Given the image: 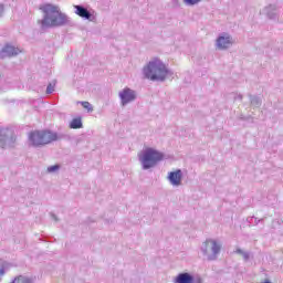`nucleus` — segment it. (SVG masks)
Returning a JSON list of instances; mask_svg holds the SVG:
<instances>
[{"instance_id": "nucleus-22", "label": "nucleus", "mask_w": 283, "mask_h": 283, "mask_svg": "<svg viewBox=\"0 0 283 283\" xmlns=\"http://www.w3.org/2000/svg\"><path fill=\"white\" fill-rule=\"evenodd\" d=\"M3 10H4V7L3 4L0 3V18L3 17Z\"/></svg>"}, {"instance_id": "nucleus-8", "label": "nucleus", "mask_w": 283, "mask_h": 283, "mask_svg": "<svg viewBox=\"0 0 283 283\" xmlns=\"http://www.w3.org/2000/svg\"><path fill=\"white\" fill-rule=\"evenodd\" d=\"M174 283H202V277L193 276L189 272L179 273L172 281Z\"/></svg>"}, {"instance_id": "nucleus-5", "label": "nucleus", "mask_w": 283, "mask_h": 283, "mask_svg": "<svg viewBox=\"0 0 283 283\" xmlns=\"http://www.w3.org/2000/svg\"><path fill=\"white\" fill-rule=\"evenodd\" d=\"M59 140V135L50 130H34L29 134V145L31 147H43Z\"/></svg>"}, {"instance_id": "nucleus-17", "label": "nucleus", "mask_w": 283, "mask_h": 283, "mask_svg": "<svg viewBox=\"0 0 283 283\" xmlns=\"http://www.w3.org/2000/svg\"><path fill=\"white\" fill-rule=\"evenodd\" d=\"M250 102L253 107H260L262 105V99L258 96L250 95Z\"/></svg>"}, {"instance_id": "nucleus-2", "label": "nucleus", "mask_w": 283, "mask_h": 283, "mask_svg": "<svg viewBox=\"0 0 283 283\" xmlns=\"http://www.w3.org/2000/svg\"><path fill=\"white\" fill-rule=\"evenodd\" d=\"M142 74L144 78H147V81L157 83H165L167 78H174V71L167 67V64L158 57L150 60L146 65H144Z\"/></svg>"}, {"instance_id": "nucleus-21", "label": "nucleus", "mask_w": 283, "mask_h": 283, "mask_svg": "<svg viewBox=\"0 0 283 283\" xmlns=\"http://www.w3.org/2000/svg\"><path fill=\"white\" fill-rule=\"evenodd\" d=\"M54 92V84L50 83L46 87V94H52Z\"/></svg>"}, {"instance_id": "nucleus-19", "label": "nucleus", "mask_w": 283, "mask_h": 283, "mask_svg": "<svg viewBox=\"0 0 283 283\" xmlns=\"http://www.w3.org/2000/svg\"><path fill=\"white\" fill-rule=\"evenodd\" d=\"M82 107H84V109H87V112H92L94 108L92 107V104H90V102H81Z\"/></svg>"}, {"instance_id": "nucleus-20", "label": "nucleus", "mask_w": 283, "mask_h": 283, "mask_svg": "<svg viewBox=\"0 0 283 283\" xmlns=\"http://www.w3.org/2000/svg\"><path fill=\"white\" fill-rule=\"evenodd\" d=\"M3 275H6V266L0 263V282L3 280Z\"/></svg>"}, {"instance_id": "nucleus-1", "label": "nucleus", "mask_w": 283, "mask_h": 283, "mask_svg": "<svg viewBox=\"0 0 283 283\" xmlns=\"http://www.w3.org/2000/svg\"><path fill=\"white\" fill-rule=\"evenodd\" d=\"M40 10L43 12V19L40 21L42 28H63L72 24V19L61 12V8L56 4L45 3L40 6Z\"/></svg>"}, {"instance_id": "nucleus-11", "label": "nucleus", "mask_w": 283, "mask_h": 283, "mask_svg": "<svg viewBox=\"0 0 283 283\" xmlns=\"http://www.w3.org/2000/svg\"><path fill=\"white\" fill-rule=\"evenodd\" d=\"M18 54H21L20 49L10 44H6L0 50V59H10V56H18Z\"/></svg>"}, {"instance_id": "nucleus-7", "label": "nucleus", "mask_w": 283, "mask_h": 283, "mask_svg": "<svg viewBox=\"0 0 283 283\" xmlns=\"http://www.w3.org/2000/svg\"><path fill=\"white\" fill-rule=\"evenodd\" d=\"M119 99H120V105L122 107H126V105H129V103H134L137 98L136 91L125 87L118 93Z\"/></svg>"}, {"instance_id": "nucleus-18", "label": "nucleus", "mask_w": 283, "mask_h": 283, "mask_svg": "<svg viewBox=\"0 0 283 283\" xmlns=\"http://www.w3.org/2000/svg\"><path fill=\"white\" fill-rule=\"evenodd\" d=\"M59 169H61L60 165H53V166H49L46 168L48 174H56V171H59Z\"/></svg>"}, {"instance_id": "nucleus-13", "label": "nucleus", "mask_w": 283, "mask_h": 283, "mask_svg": "<svg viewBox=\"0 0 283 283\" xmlns=\"http://www.w3.org/2000/svg\"><path fill=\"white\" fill-rule=\"evenodd\" d=\"M265 12L269 19H277V8L275 7V4L266 7Z\"/></svg>"}, {"instance_id": "nucleus-16", "label": "nucleus", "mask_w": 283, "mask_h": 283, "mask_svg": "<svg viewBox=\"0 0 283 283\" xmlns=\"http://www.w3.org/2000/svg\"><path fill=\"white\" fill-rule=\"evenodd\" d=\"M184 6H187L188 8H193V6H198L202 3L205 0H181Z\"/></svg>"}, {"instance_id": "nucleus-3", "label": "nucleus", "mask_w": 283, "mask_h": 283, "mask_svg": "<svg viewBox=\"0 0 283 283\" xmlns=\"http://www.w3.org/2000/svg\"><path fill=\"white\" fill-rule=\"evenodd\" d=\"M200 253L207 262H216L222 253V241L208 238L200 247Z\"/></svg>"}, {"instance_id": "nucleus-15", "label": "nucleus", "mask_w": 283, "mask_h": 283, "mask_svg": "<svg viewBox=\"0 0 283 283\" xmlns=\"http://www.w3.org/2000/svg\"><path fill=\"white\" fill-rule=\"evenodd\" d=\"M71 129H81L83 127V122L81 120V117L72 119L70 123Z\"/></svg>"}, {"instance_id": "nucleus-6", "label": "nucleus", "mask_w": 283, "mask_h": 283, "mask_svg": "<svg viewBox=\"0 0 283 283\" xmlns=\"http://www.w3.org/2000/svg\"><path fill=\"white\" fill-rule=\"evenodd\" d=\"M17 138L14 137V133L9 128H0V147L1 149H6V147H12Z\"/></svg>"}, {"instance_id": "nucleus-12", "label": "nucleus", "mask_w": 283, "mask_h": 283, "mask_svg": "<svg viewBox=\"0 0 283 283\" xmlns=\"http://www.w3.org/2000/svg\"><path fill=\"white\" fill-rule=\"evenodd\" d=\"M168 181L172 187H180L182 185V170L177 169L175 171L168 172Z\"/></svg>"}, {"instance_id": "nucleus-9", "label": "nucleus", "mask_w": 283, "mask_h": 283, "mask_svg": "<svg viewBox=\"0 0 283 283\" xmlns=\"http://www.w3.org/2000/svg\"><path fill=\"white\" fill-rule=\"evenodd\" d=\"M218 50H229L233 45V38L229 33H221L216 41Z\"/></svg>"}, {"instance_id": "nucleus-24", "label": "nucleus", "mask_w": 283, "mask_h": 283, "mask_svg": "<svg viewBox=\"0 0 283 283\" xmlns=\"http://www.w3.org/2000/svg\"><path fill=\"white\" fill-rule=\"evenodd\" d=\"M52 216V218L55 220V222H57L59 221V218H56V216L55 214H51Z\"/></svg>"}, {"instance_id": "nucleus-14", "label": "nucleus", "mask_w": 283, "mask_h": 283, "mask_svg": "<svg viewBox=\"0 0 283 283\" xmlns=\"http://www.w3.org/2000/svg\"><path fill=\"white\" fill-rule=\"evenodd\" d=\"M234 253H237V255H242L244 262H249V260L251 258V252H247L240 248H237Z\"/></svg>"}, {"instance_id": "nucleus-10", "label": "nucleus", "mask_w": 283, "mask_h": 283, "mask_svg": "<svg viewBox=\"0 0 283 283\" xmlns=\"http://www.w3.org/2000/svg\"><path fill=\"white\" fill-rule=\"evenodd\" d=\"M75 14L85 21H96V17L94 15V11L87 10L84 6L75 4L74 6Z\"/></svg>"}, {"instance_id": "nucleus-4", "label": "nucleus", "mask_w": 283, "mask_h": 283, "mask_svg": "<svg viewBox=\"0 0 283 283\" xmlns=\"http://www.w3.org/2000/svg\"><path fill=\"white\" fill-rule=\"evenodd\" d=\"M138 158L142 169L147 171L148 169H154V167L165 158V155L154 148H146L138 155Z\"/></svg>"}, {"instance_id": "nucleus-23", "label": "nucleus", "mask_w": 283, "mask_h": 283, "mask_svg": "<svg viewBox=\"0 0 283 283\" xmlns=\"http://www.w3.org/2000/svg\"><path fill=\"white\" fill-rule=\"evenodd\" d=\"M234 101H242V94H237V96L234 97Z\"/></svg>"}]
</instances>
